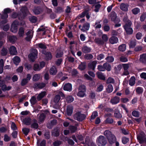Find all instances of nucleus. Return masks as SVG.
Wrapping results in <instances>:
<instances>
[{
  "instance_id": "f257e3e1",
  "label": "nucleus",
  "mask_w": 146,
  "mask_h": 146,
  "mask_svg": "<svg viewBox=\"0 0 146 146\" xmlns=\"http://www.w3.org/2000/svg\"><path fill=\"white\" fill-rule=\"evenodd\" d=\"M20 11L21 13V16L19 17V20L20 21H22L27 16L29 12L26 6L21 7Z\"/></svg>"
},
{
  "instance_id": "f03ea898",
  "label": "nucleus",
  "mask_w": 146,
  "mask_h": 146,
  "mask_svg": "<svg viewBox=\"0 0 146 146\" xmlns=\"http://www.w3.org/2000/svg\"><path fill=\"white\" fill-rule=\"evenodd\" d=\"M38 51L35 49H32L30 53L28 55L30 61L34 62L36 59L38 55Z\"/></svg>"
},
{
  "instance_id": "7ed1b4c3",
  "label": "nucleus",
  "mask_w": 146,
  "mask_h": 146,
  "mask_svg": "<svg viewBox=\"0 0 146 146\" xmlns=\"http://www.w3.org/2000/svg\"><path fill=\"white\" fill-rule=\"evenodd\" d=\"M85 114H82L80 112H78L74 115V117L75 120L79 121H82L84 120L86 118Z\"/></svg>"
},
{
  "instance_id": "20e7f679",
  "label": "nucleus",
  "mask_w": 146,
  "mask_h": 146,
  "mask_svg": "<svg viewBox=\"0 0 146 146\" xmlns=\"http://www.w3.org/2000/svg\"><path fill=\"white\" fill-rule=\"evenodd\" d=\"M127 23H128L125 24L124 26V29L127 34H131L133 33V30L132 29L131 27L132 24L131 21L130 20L128 21H127Z\"/></svg>"
},
{
  "instance_id": "39448f33",
  "label": "nucleus",
  "mask_w": 146,
  "mask_h": 146,
  "mask_svg": "<svg viewBox=\"0 0 146 146\" xmlns=\"http://www.w3.org/2000/svg\"><path fill=\"white\" fill-rule=\"evenodd\" d=\"M19 21L15 20L13 22L11 25L10 30L13 33H16L17 31L18 26L19 25Z\"/></svg>"
},
{
  "instance_id": "423d86ee",
  "label": "nucleus",
  "mask_w": 146,
  "mask_h": 146,
  "mask_svg": "<svg viewBox=\"0 0 146 146\" xmlns=\"http://www.w3.org/2000/svg\"><path fill=\"white\" fill-rule=\"evenodd\" d=\"M41 52L44 55L45 59L48 61L51 60L52 58V56L51 53L49 51H46L45 50H42Z\"/></svg>"
},
{
  "instance_id": "0eeeda50",
  "label": "nucleus",
  "mask_w": 146,
  "mask_h": 146,
  "mask_svg": "<svg viewBox=\"0 0 146 146\" xmlns=\"http://www.w3.org/2000/svg\"><path fill=\"white\" fill-rule=\"evenodd\" d=\"M145 135L143 132H141L137 135V138L139 143H145Z\"/></svg>"
},
{
  "instance_id": "6e6552de",
  "label": "nucleus",
  "mask_w": 146,
  "mask_h": 146,
  "mask_svg": "<svg viewBox=\"0 0 146 146\" xmlns=\"http://www.w3.org/2000/svg\"><path fill=\"white\" fill-rule=\"evenodd\" d=\"M21 119H23L22 121L26 125H29L31 124V119L29 117H27L24 118V117L21 116L20 117Z\"/></svg>"
},
{
  "instance_id": "1a4fd4ad",
  "label": "nucleus",
  "mask_w": 146,
  "mask_h": 146,
  "mask_svg": "<svg viewBox=\"0 0 146 146\" xmlns=\"http://www.w3.org/2000/svg\"><path fill=\"white\" fill-rule=\"evenodd\" d=\"M72 85L71 83H66L63 86V89L64 91L70 92L72 90Z\"/></svg>"
},
{
  "instance_id": "9d476101",
  "label": "nucleus",
  "mask_w": 146,
  "mask_h": 146,
  "mask_svg": "<svg viewBox=\"0 0 146 146\" xmlns=\"http://www.w3.org/2000/svg\"><path fill=\"white\" fill-rule=\"evenodd\" d=\"M42 11L41 7L40 6H38L35 7L33 10V12L36 15L40 14Z\"/></svg>"
},
{
  "instance_id": "9b49d317",
  "label": "nucleus",
  "mask_w": 146,
  "mask_h": 146,
  "mask_svg": "<svg viewBox=\"0 0 146 146\" xmlns=\"http://www.w3.org/2000/svg\"><path fill=\"white\" fill-rule=\"evenodd\" d=\"M9 51L10 54L12 55H15L17 53L16 48L13 45L10 47L9 49Z\"/></svg>"
},
{
  "instance_id": "f8f14e48",
  "label": "nucleus",
  "mask_w": 146,
  "mask_h": 146,
  "mask_svg": "<svg viewBox=\"0 0 146 146\" xmlns=\"http://www.w3.org/2000/svg\"><path fill=\"white\" fill-rule=\"evenodd\" d=\"M111 68V66L109 64L105 63L103 64L102 67L101 66V71H104L105 69L109 71L110 70Z\"/></svg>"
},
{
  "instance_id": "ddd939ff",
  "label": "nucleus",
  "mask_w": 146,
  "mask_h": 146,
  "mask_svg": "<svg viewBox=\"0 0 146 146\" xmlns=\"http://www.w3.org/2000/svg\"><path fill=\"white\" fill-rule=\"evenodd\" d=\"M97 62L96 61H94L88 64V67L90 70H92L93 71L95 69Z\"/></svg>"
},
{
  "instance_id": "4468645a",
  "label": "nucleus",
  "mask_w": 146,
  "mask_h": 146,
  "mask_svg": "<svg viewBox=\"0 0 146 146\" xmlns=\"http://www.w3.org/2000/svg\"><path fill=\"white\" fill-rule=\"evenodd\" d=\"M32 123L31 127L35 129H37L39 126L37 120L35 119H33L32 121Z\"/></svg>"
},
{
  "instance_id": "2eb2a0df",
  "label": "nucleus",
  "mask_w": 146,
  "mask_h": 146,
  "mask_svg": "<svg viewBox=\"0 0 146 146\" xmlns=\"http://www.w3.org/2000/svg\"><path fill=\"white\" fill-rule=\"evenodd\" d=\"M90 24L86 22L84 24L82 28L80 29V30L84 32L88 30L90 28Z\"/></svg>"
},
{
  "instance_id": "dca6fc26",
  "label": "nucleus",
  "mask_w": 146,
  "mask_h": 146,
  "mask_svg": "<svg viewBox=\"0 0 146 146\" xmlns=\"http://www.w3.org/2000/svg\"><path fill=\"white\" fill-rule=\"evenodd\" d=\"M109 42L112 44L117 43L118 41V38L115 36H112L109 39Z\"/></svg>"
},
{
  "instance_id": "f3484780",
  "label": "nucleus",
  "mask_w": 146,
  "mask_h": 146,
  "mask_svg": "<svg viewBox=\"0 0 146 146\" xmlns=\"http://www.w3.org/2000/svg\"><path fill=\"white\" fill-rule=\"evenodd\" d=\"M109 143L111 144L115 143L116 141V138L115 135H112L107 138Z\"/></svg>"
},
{
  "instance_id": "a211bd4d",
  "label": "nucleus",
  "mask_w": 146,
  "mask_h": 146,
  "mask_svg": "<svg viewBox=\"0 0 146 146\" xmlns=\"http://www.w3.org/2000/svg\"><path fill=\"white\" fill-rule=\"evenodd\" d=\"M119 101V98L117 96H115L112 98L110 100V102L112 104H115L118 103Z\"/></svg>"
},
{
  "instance_id": "6ab92c4d",
  "label": "nucleus",
  "mask_w": 146,
  "mask_h": 146,
  "mask_svg": "<svg viewBox=\"0 0 146 146\" xmlns=\"http://www.w3.org/2000/svg\"><path fill=\"white\" fill-rule=\"evenodd\" d=\"M129 7L128 5L127 4L122 3L120 5V9L124 11H127Z\"/></svg>"
},
{
  "instance_id": "aec40b11",
  "label": "nucleus",
  "mask_w": 146,
  "mask_h": 146,
  "mask_svg": "<svg viewBox=\"0 0 146 146\" xmlns=\"http://www.w3.org/2000/svg\"><path fill=\"white\" fill-rule=\"evenodd\" d=\"M46 86L45 83H36L34 84V87L35 88H38L40 89H42L44 87Z\"/></svg>"
},
{
  "instance_id": "412c9836",
  "label": "nucleus",
  "mask_w": 146,
  "mask_h": 146,
  "mask_svg": "<svg viewBox=\"0 0 146 146\" xmlns=\"http://www.w3.org/2000/svg\"><path fill=\"white\" fill-rule=\"evenodd\" d=\"M46 95V92L45 91H42L37 96L36 98L38 101L40 100L45 96Z\"/></svg>"
},
{
  "instance_id": "4be33fe9",
  "label": "nucleus",
  "mask_w": 146,
  "mask_h": 146,
  "mask_svg": "<svg viewBox=\"0 0 146 146\" xmlns=\"http://www.w3.org/2000/svg\"><path fill=\"white\" fill-rule=\"evenodd\" d=\"M37 48H39L41 49L45 50L46 49L47 47L46 45L43 44L42 43H37L35 44Z\"/></svg>"
},
{
  "instance_id": "5701e85b",
  "label": "nucleus",
  "mask_w": 146,
  "mask_h": 146,
  "mask_svg": "<svg viewBox=\"0 0 146 146\" xmlns=\"http://www.w3.org/2000/svg\"><path fill=\"white\" fill-rule=\"evenodd\" d=\"M30 102L31 104V106L33 107V106L36 104L37 102V100L36 97L35 96H32L30 100Z\"/></svg>"
},
{
  "instance_id": "b1692460",
  "label": "nucleus",
  "mask_w": 146,
  "mask_h": 146,
  "mask_svg": "<svg viewBox=\"0 0 146 146\" xmlns=\"http://www.w3.org/2000/svg\"><path fill=\"white\" fill-rule=\"evenodd\" d=\"M25 33L24 28L22 27H20L19 30L18 34L20 37H23L24 36Z\"/></svg>"
},
{
  "instance_id": "393cba45",
  "label": "nucleus",
  "mask_w": 146,
  "mask_h": 146,
  "mask_svg": "<svg viewBox=\"0 0 146 146\" xmlns=\"http://www.w3.org/2000/svg\"><path fill=\"white\" fill-rule=\"evenodd\" d=\"M38 32V34L39 35L41 34V32L42 31L43 33L42 34V36H43L46 34V29L44 27H42V28H39L38 29L37 31Z\"/></svg>"
},
{
  "instance_id": "a878e982",
  "label": "nucleus",
  "mask_w": 146,
  "mask_h": 146,
  "mask_svg": "<svg viewBox=\"0 0 146 146\" xmlns=\"http://www.w3.org/2000/svg\"><path fill=\"white\" fill-rule=\"evenodd\" d=\"M102 39L101 40V44H104L107 42L108 39L107 35L106 34H104L102 36Z\"/></svg>"
},
{
  "instance_id": "bb28decb",
  "label": "nucleus",
  "mask_w": 146,
  "mask_h": 146,
  "mask_svg": "<svg viewBox=\"0 0 146 146\" xmlns=\"http://www.w3.org/2000/svg\"><path fill=\"white\" fill-rule=\"evenodd\" d=\"M91 48L90 47H88L87 46H85L82 48L83 52L84 53L90 52L91 51Z\"/></svg>"
},
{
  "instance_id": "cd10ccee",
  "label": "nucleus",
  "mask_w": 146,
  "mask_h": 146,
  "mask_svg": "<svg viewBox=\"0 0 146 146\" xmlns=\"http://www.w3.org/2000/svg\"><path fill=\"white\" fill-rule=\"evenodd\" d=\"M52 135L55 137H58L59 135V131L57 128H54L53 131L52 132Z\"/></svg>"
},
{
  "instance_id": "c85d7f7f",
  "label": "nucleus",
  "mask_w": 146,
  "mask_h": 146,
  "mask_svg": "<svg viewBox=\"0 0 146 146\" xmlns=\"http://www.w3.org/2000/svg\"><path fill=\"white\" fill-rule=\"evenodd\" d=\"M72 107H68L66 109V114L68 116H71L73 112Z\"/></svg>"
},
{
  "instance_id": "c756f323",
  "label": "nucleus",
  "mask_w": 146,
  "mask_h": 146,
  "mask_svg": "<svg viewBox=\"0 0 146 146\" xmlns=\"http://www.w3.org/2000/svg\"><path fill=\"white\" fill-rule=\"evenodd\" d=\"M21 16V13H17L15 12H13L12 15H11V17L13 19H16L17 18H18V19L19 20V17H20Z\"/></svg>"
},
{
  "instance_id": "7c9ffc66",
  "label": "nucleus",
  "mask_w": 146,
  "mask_h": 146,
  "mask_svg": "<svg viewBox=\"0 0 146 146\" xmlns=\"http://www.w3.org/2000/svg\"><path fill=\"white\" fill-rule=\"evenodd\" d=\"M140 60L143 63H146V54H143L140 56Z\"/></svg>"
},
{
  "instance_id": "2f4dec72",
  "label": "nucleus",
  "mask_w": 146,
  "mask_h": 146,
  "mask_svg": "<svg viewBox=\"0 0 146 146\" xmlns=\"http://www.w3.org/2000/svg\"><path fill=\"white\" fill-rule=\"evenodd\" d=\"M8 52V51L7 49L3 47L1 50V55L2 56H6L7 55Z\"/></svg>"
},
{
  "instance_id": "473e14b6",
  "label": "nucleus",
  "mask_w": 146,
  "mask_h": 146,
  "mask_svg": "<svg viewBox=\"0 0 146 146\" xmlns=\"http://www.w3.org/2000/svg\"><path fill=\"white\" fill-rule=\"evenodd\" d=\"M66 102L68 103H71L74 100V98L72 96H68L66 98Z\"/></svg>"
},
{
  "instance_id": "72a5a7b5",
  "label": "nucleus",
  "mask_w": 146,
  "mask_h": 146,
  "mask_svg": "<svg viewBox=\"0 0 146 146\" xmlns=\"http://www.w3.org/2000/svg\"><path fill=\"white\" fill-rule=\"evenodd\" d=\"M135 83V78L134 76L131 77L129 81V84L131 86H133Z\"/></svg>"
},
{
  "instance_id": "f704fd0d",
  "label": "nucleus",
  "mask_w": 146,
  "mask_h": 146,
  "mask_svg": "<svg viewBox=\"0 0 146 146\" xmlns=\"http://www.w3.org/2000/svg\"><path fill=\"white\" fill-rule=\"evenodd\" d=\"M54 9L55 13H60L64 11L63 9L61 7H58Z\"/></svg>"
},
{
  "instance_id": "c9c22d12",
  "label": "nucleus",
  "mask_w": 146,
  "mask_h": 146,
  "mask_svg": "<svg viewBox=\"0 0 146 146\" xmlns=\"http://www.w3.org/2000/svg\"><path fill=\"white\" fill-rule=\"evenodd\" d=\"M117 17L116 13L114 12H112L111 13L110 17L111 18V20L112 21H114Z\"/></svg>"
},
{
  "instance_id": "e433bc0d",
  "label": "nucleus",
  "mask_w": 146,
  "mask_h": 146,
  "mask_svg": "<svg viewBox=\"0 0 146 146\" xmlns=\"http://www.w3.org/2000/svg\"><path fill=\"white\" fill-rule=\"evenodd\" d=\"M44 136L46 139H49L50 137V132L49 130H45L44 131Z\"/></svg>"
},
{
  "instance_id": "4c0bfd02",
  "label": "nucleus",
  "mask_w": 146,
  "mask_h": 146,
  "mask_svg": "<svg viewBox=\"0 0 146 146\" xmlns=\"http://www.w3.org/2000/svg\"><path fill=\"white\" fill-rule=\"evenodd\" d=\"M29 20L31 23H35L37 21V18L36 17L32 16L29 17Z\"/></svg>"
},
{
  "instance_id": "58836bf2",
  "label": "nucleus",
  "mask_w": 146,
  "mask_h": 146,
  "mask_svg": "<svg viewBox=\"0 0 146 146\" xmlns=\"http://www.w3.org/2000/svg\"><path fill=\"white\" fill-rule=\"evenodd\" d=\"M57 72L56 68L54 67H52L50 70V74L52 75H55Z\"/></svg>"
},
{
  "instance_id": "ea45409f",
  "label": "nucleus",
  "mask_w": 146,
  "mask_h": 146,
  "mask_svg": "<svg viewBox=\"0 0 146 146\" xmlns=\"http://www.w3.org/2000/svg\"><path fill=\"white\" fill-rule=\"evenodd\" d=\"M106 138L103 136H101V146H104L107 143Z\"/></svg>"
},
{
  "instance_id": "a19ab883",
  "label": "nucleus",
  "mask_w": 146,
  "mask_h": 146,
  "mask_svg": "<svg viewBox=\"0 0 146 146\" xmlns=\"http://www.w3.org/2000/svg\"><path fill=\"white\" fill-rule=\"evenodd\" d=\"M46 117V115L44 113L40 114L39 117V120L40 122H43L44 120Z\"/></svg>"
},
{
  "instance_id": "79ce46f5",
  "label": "nucleus",
  "mask_w": 146,
  "mask_h": 146,
  "mask_svg": "<svg viewBox=\"0 0 146 146\" xmlns=\"http://www.w3.org/2000/svg\"><path fill=\"white\" fill-rule=\"evenodd\" d=\"M13 60L14 64H18L20 62V58L17 56H15Z\"/></svg>"
},
{
  "instance_id": "37998d69",
  "label": "nucleus",
  "mask_w": 146,
  "mask_h": 146,
  "mask_svg": "<svg viewBox=\"0 0 146 146\" xmlns=\"http://www.w3.org/2000/svg\"><path fill=\"white\" fill-rule=\"evenodd\" d=\"M136 45V40H131L129 42V45L130 48H134Z\"/></svg>"
},
{
  "instance_id": "c03bdc74",
  "label": "nucleus",
  "mask_w": 146,
  "mask_h": 146,
  "mask_svg": "<svg viewBox=\"0 0 146 146\" xmlns=\"http://www.w3.org/2000/svg\"><path fill=\"white\" fill-rule=\"evenodd\" d=\"M41 69L40 66L39 64H38L36 63L34 64L33 66V70L35 71H40Z\"/></svg>"
},
{
  "instance_id": "a18cd8bd",
  "label": "nucleus",
  "mask_w": 146,
  "mask_h": 146,
  "mask_svg": "<svg viewBox=\"0 0 146 146\" xmlns=\"http://www.w3.org/2000/svg\"><path fill=\"white\" fill-rule=\"evenodd\" d=\"M114 116V117L117 118H120L122 117V115L119 112L116 111H115Z\"/></svg>"
},
{
  "instance_id": "49530a36",
  "label": "nucleus",
  "mask_w": 146,
  "mask_h": 146,
  "mask_svg": "<svg viewBox=\"0 0 146 146\" xmlns=\"http://www.w3.org/2000/svg\"><path fill=\"white\" fill-rule=\"evenodd\" d=\"M78 68L81 70H83L86 69V65L85 63L81 62Z\"/></svg>"
},
{
  "instance_id": "de8ad7c7",
  "label": "nucleus",
  "mask_w": 146,
  "mask_h": 146,
  "mask_svg": "<svg viewBox=\"0 0 146 146\" xmlns=\"http://www.w3.org/2000/svg\"><path fill=\"white\" fill-rule=\"evenodd\" d=\"M22 131L25 135L27 136L30 131V129L27 128L25 127L22 129Z\"/></svg>"
},
{
  "instance_id": "09e8293b",
  "label": "nucleus",
  "mask_w": 146,
  "mask_h": 146,
  "mask_svg": "<svg viewBox=\"0 0 146 146\" xmlns=\"http://www.w3.org/2000/svg\"><path fill=\"white\" fill-rule=\"evenodd\" d=\"M93 56L90 54H86L84 56V58L86 60H90L93 58Z\"/></svg>"
},
{
  "instance_id": "8fccbe9b",
  "label": "nucleus",
  "mask_w": 146,
  "mask_h": 146,
  "mask_svg": "<svg viewBox=\"0 0 146 146\" xmlns=\"http://www.w3.org/2000/svg\"><path fill=\"white\" fill-rule=\"evenodd\" d=\"M37 144L38 146L40 145V146H46V141L45 139H43L40 143L38 141L37 142Z\"/></svg>"
},
{
  "instance_id": "3c124183",
  "label": "nucleus",
  "mask_w": 146,
  "mask_h": 146,
  "mask_svg": "<svg viewBox=\"0 0 146 146\" xmlns=\"http://www.w3.org/2000/svg\"><path fill=\"white\" fill-rule=\"evenodd\" d=\"M104 135L106 136L107 138L113 135L109 130H106L104 132Z\"/></svg>"
},
{
  "instance_id": "603ef678",
  "label": "nucleus",
  "mask_w": 146,
  "mask_h": 146,
  "mask_svg": "<svg viewBox=\"0 0 146 146\" xmlns=\"http://www.w3.org/2000/svg\"><path fill=\"white\" fill-rule=\"evenodd\" d=\"M40 76L39 74H35L34 75L33 78V81H37L40 79Z\"/></svg>"
},
{
  "instance_id": "864d4df0",
  "label": "nucleus",
  "mask_w": 146,
  "mask_h": 146,
  "mask_svg": "<svg viewBox=\"0 0 146 146\" xmlns=\"http://www.w3.org/2000/svg\"><path fill=\"white\" fill-rule=\"evenodd\" d=\"M106 123L109 124H112L113 123L115 124V122L113 121V119L110 118H107L106 119Z\"/></svg>"
},
{
  "instance_id": "5fc2aeb1",
  "label": "nucleus",
  "mask_w": 146,
  "mask_h": 146,
  "mask_svg": "<svg viewBox=\"0 0 146 146\" xmlns=\"http://www.w3.org/2000/svg\"><path fill=\"white\" fill-rule=\"evenodd\" d=\"M60 99V97L59 95H56L55 96L54 100V102L57 103H58Z\"/></svg>"
},
{
  "instance_id": "6e6d98bb",
  "label": "nucleus",
  "mask_w": 146,
  "mask_h": 146,
  "mask_svg": "<svg viewBox=\"0 0 146 146\" xmlns=\"http://www.w3.org/2000/svg\"><path fill=\"white\" fill-rule=\"evenodd\" d=\"M63 54V52L60 50L56 54V57L57 58H61Z\"/></svg>"
},
{
  "instance_id": "4d7b16f0",
  "label": "nucleus",
  "mask_w": 146,
  "mask_h": 146,
  "mask_svg": "<svg viewBox=\"0 0 146 146\" xmlns=\"http://www.w3.org/2000/svg\"><path fill=\"white\" fill-rule=\"evenodd\" d=\"M79 91L77 93V95L78 96L80 97H83L84 96L85 92L79 90Z\"/></svg>"
},
{
  "instance_id": "13d9d810",
  "label": "nucleus",
  "mask_w": 146,
  "mask_h": 146,
  "mask_svg": "<svg viewBox=\"0 0 146 146\" xmlns=\"http://www.w3.org/2000/svg\"><path fill=\"white\" fill-rule=\"evenodd\" d=\"M143 89L141 87H138L136 90V92L138 94H142L143 92Z\"/></svg>"
},
{
  "instance_id": "bf43d9fd",
  "label": "nucleus",
  "mask_w": 146,
  "mask_h": 146,
  "mask_svg": "<svg viewBox=\"0 0 146 146\" xmlns=\"http://www.w3.org/2000/svg\"><path fill=\"white\" fill-rule=\"evenodd\" d=\"M98 115V112L97 111H95L93 112L90 117V119L91 120L94 119Z\"/></svg>"
},
{
  "instance_id": "052dcab7",
  "label": "nucleus",
  "mask_w": 146,
  "mask_h": 146,
  "mask_svg": "<svg viewBox=\"0 0 146 146\" xmlns=\"http://www.w3.org/2000/svg\"><path fill=\"white\" fill-rule=\"evenodd\" d=\"M113 90V86L112 85L109 84L107 88H106V90L108 93L111 92Z\"/></svg>"
},
{
  "instance_id": "680f3d73",
  "label": "nucleus",
  "mask_w": 146,
  "mask_h": 146,
  "mask_svg": "<svg viewBox=\"0 0 146 146\" xmlns=\"http://www.w3.org/2000/svg\"><path fill=\"white\" fill-rule=\"evenodd\" d=\"M70 129L71 133H74L77 130V127L74 125L71 126L70 127Z\"/></svg>"
},
{
  "instance_id": "e2e57ef3",
  "label": "nucleus",
  "mask_w": 146,
  "mask_h": 146,
  "mask_svg": "<svg viewBox=\"0 0 146 146\" xmlns=\"http://www.w3.org/2000/svg\"><path fill=\"white\" fill-rule=\"evenodd\" d=\"M119 50L121 51H124L126 49V45L125 44H123L119 46Z\"/></svg>"
},
{
  "instance_id": "0e129e2a",
  "label": "nucleus",
  "mask_w": 146,
  "mask_h": 146,
  "mask_svg": "<svg viewBox=\"0 0 146 146\" xmlns=\"http://www.w3.org/2000/svg\"><path fill=\"white\" fill-rule=\"evenodd\" d=\"M106 59L109 62H113L114 60V58L112 56H108L106 58Z\"/></svg>"
},
{
  "instance_id": "69168bd1",
  "label": "nucleus",
  "mask_w": 146,
  "mask_h": 146,
  "mask_svg": "<svg viewBox=\"0 0 146 146\" xmlns=\"http://www.w3.org/2000/svg\"><path fill=\"white\" fill-rule=\"evenodd\" d=\"M132 115L134 117H139V113L138 111L134 110L133 111L132 113Z\"/></svg>"
},
{
  "instance_id": "338daca9",
  "label": "nucleus",
  "mask_w": 146,
  "mask_h": 146,
  "mask_svg": "<svg viewBox=\"0 0 146 146\" xmlns=\"http://www.w3.org/2000/svg\"><path fill=\"white\" fill-rule=\"evenodd\" d=\"M132 13L134 15H136L140 12V9L138 8H135L132 10Z\"/></svg>"
},
{
  "instance_id": "774afa93",
  "label": "nucleus",
  "mask_w": 146,
  "mask_h": 146,
  "mask_svg": "<svg viewBox=\"0 0 146 146\" xmlns=\"http://www.w3.org/2000/svg\"><path fill=\"white\" fill-rule=\"evenodd\" d=\"M106 82L107 84H113L115 82V80L113 78L111 77H109L107 79Z\"/></svg>"
}]
</instances>
